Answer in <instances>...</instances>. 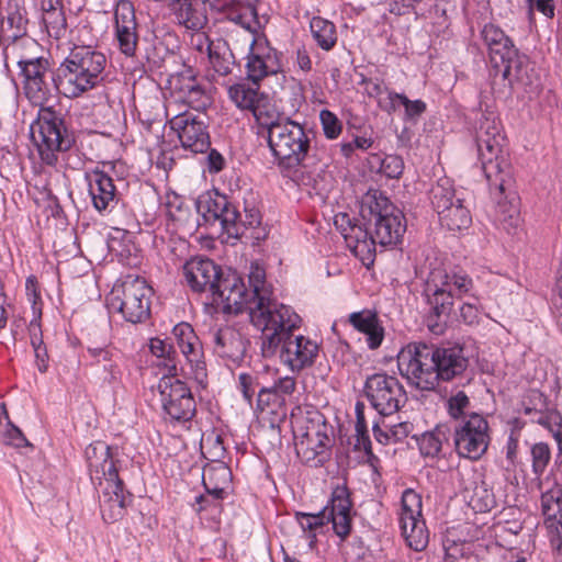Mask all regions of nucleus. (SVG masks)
I'll list each match as a JSON object with an SVG mask.
<instances>
[{"mask_svg":"<svg viewBox=\"0 0 562 562\" xmlns=\"http://www.w3.org/2000/svg\"><path fill=\"white\" fill-rule=\"evenodd\" d=\"M453 447L460 458L479 460L490 445L488 423L477 413L450 425Z\"/></svg>","mask_w":562,"mask_h":562,"instance_id":"obj_12","label":"nucleus"},{"mask_svg":"<svg viewBox=\"0 0 562 562\" xmlns=\"http://www.w3.org/2000/svg\"><path fill=\"white\" fill-rule=\"evenodd\" d=\"M258 90L259 82L241 81L228 88V95L239 109L251 111L262 98Z\"/></svg>","mask_w":562,"mask_h":562,"instance_id":"obj_35","label":"nucleus"},{"mask_svg":"<svg viewBox=\"0 0 562 562\" xmlns=\"http://www.w3.org/2000/svg\"><path fill=\"white\" fill-rule=\"evenodd\" d=\"M360 214L373 231L375 245H394L405 232L403 214L382 194H367L362 200Z\"/></svg>","mask_w":562,"mask_h":562,"instance_id":"obj_9","label":"nucleus"},{"mask_svg":"<svg viewBox=\"0 0 562 562\" xmlns=\"http://www.w3.org/2000/svg\"><path fill=\"white\" fill-rule=\"evenodd\" d=\"M422 509L420 494L413 488L404 490L398 514L400 527L407 546L415 551H423L429 541V532Z\"/></svg>","mask_w":562,"mask_h":562,"instance_id":"obj_14","label":"nucleus"},{"mask_svg":"<svg viewBox=\"0 0 562 562\" xmlns=\"http://www.w3.org/2000/svg\"><path fill=\"white\" fill-rule=\"evenodd\" d=\"M355 450L363 451L370 461L378 460L372 452L371 440L368 431L356 432Z\"/></svg>","mask_w":562,"mask_h":562,"instance_id":"obj_58","label":"nucleus"},{"mask_svg":"<svg viewBox=\"0 0 562 562\" xmlns=\"http://www.w3.org/2000/svg\"><path fill=\"white\" fill-rule=\"evenodd\" d=\"M241 281V278L235 272L226 276L220 274L215 282V286L211 290L213 303L217 306L226 300V297L233 293L235 288H237Z\"/></svg>","mask_w":562,"mask_h":562,"instance_id":"obj_44","label":"nucleus"},{"mask_svg":"<svg viewBox=\"0 0 562 562\" xmlns=\"http://www.w3.org/2000/svg\"><path fill=\"white\" fill-rule=\"evenodd\" d=\"M268 145L282 173L295 179L310 150V137L304 127L291 119L282 121L268 136Z\"/></svg>","mask_w":562,"mask_h":562,"instance_id":"obj_8","label":"nucleus"},{"mask_svg":"<svg viewBox=\"0 0 562 562\" xmlns=\"http://www.w3.org/2000/svg\"><path fill=\"white\" fill-rule=\"evenodd\" d=\"M452 427L449 423H440L432 430L416 437L419 452L425 458L438 459L443 457L445 447H450Z\"/></svg>","mask_w":562,"mask_h":562,"instance_id":"obj_27","label":"nucleus"},{"mask_svg":"<svg viewBox=\"0 0 562 562\" xmlns=\"http://www.w3.org/2000/svg\"><path fill=\"white\" fill-rule=\"evenodd\" d=\"M284 404V397L277 394L273 387H262L257 397V408L261 412L267 408L281 406Z\"/></svg>","mask_w":562,"mask_h":562,"instance_id":"obj_54","label":"nucleus"},{"mask_svg":"<svg viewBox=\"0 0 562 562\" xmlns=\"http://www.w3.org/2000/svg\"><path fill=\"white\" fill-rule=\"evenodd\" d=\"M254 32L249 33V54L247 56V77L250 81L260 82L263 78L276 75L281 70L278 52L271 47L263 37H256Z\"/></svg>","mask_w":562,"mask_h":562,"instance_id":"obj_17","label":"nucleus"},{"mask_svg":"<svg viewBox=\"0 0 562 562\" xmlns=\"http://www.w3.org/2000/svg\"><path fill=\"white\" fill-rule=\"evenodd\" d=\"M531 457L533 472L539 475L544 471L551 458L548 445L543 442L536 443L531 448Z\"/></svg>","mask_w":562,"mask_h":562,"instance_id":"obj_53","label":"nucleus"},{"mask_svg":"<svg viewBox=\"0 0 562 562\" xmlns=\"http://www.w3.org/2000/svg\"><path fill=\"white\" fill-rule=\"evenodd\" d=\"M503 65V77L510 83L517 82L522 86H532L537 81V76L531 67L527 56L519 55L515 49V54L504 61H498V67Z\"/></svg>","mask_w":562,"mask_h":562,"instance_id":"obj_32","label":"nucleus"},{"mask_svg":"<svg viewBox=\"0 0 562 562\" xmlns=\"http://www.w3.org/2000/svg\"><path fill=\"white\" fill-rule=\"evenodd\" d=\"M182 357L184 361L176 359L177 366L180 364L181 374L205 387L207 372L203 353H182Z\"/></svg>","mask_w":562,"mask_h":562,"instance_id":"obj_36","label":"nucleus"},{"mask_svg":"<svg viewBox=\"0 0 562 562\" xmlns=\"http://www.w3.org/2000/svg\"><path fill=\"white\" fill-rule=\"evenodd\" d=\"M153 289L139 277L127 276L106 297L108 307L132 324L146 321L150 313Z\"/></svg>","mask_w":562,"mask_h":562,"instance_id":"obj_10","label":"nucleus"},{"mask_svg":"<svg viewBox=\"0 0 562 562\" xmlns=\"http://www.w3.org/2000/svg\"><path fill=\"white\" fill-rule=\"evenodd\" d=\"M215 42L210 41L204 32L196 31L191 35L190 45L191 47L202 55H207L213 48Z\"/></svg>","mask_w":562,"mask_h":562,"instance_id":"obj_56","label":"nucleus"},{"mask_svg":"<svg viewBox=\"0 0 562 562\" xmlns=\"http://www.w3.org/2000/svg\"><path fill=\"white\" fill-rule=\"evenodd\" d=\"M400 373L422 390H434L439 380L462 373L468 360L461 353H396Z\"/></svg>","mask_w":562,"mask_h":562,"instance_id":"obj_5","label":"nucleus"},{"mask_svg":"<svg viewBox=\"0 0 562 562\" xmlns=\"http://www.w3.org/2000/svg\"><path fill=\"white\" fill-rule=\"evenodd\" d=\"M351 508L352 503L348 487L346 485L336 486L324 512H326V525L331 522L334 532L341 540H345L351 532Z\"/></svg>","mask_w":562,"mask_h":562,"instance_id":"obj_20","label":"nucleus"},{"mask_svg":"<svg viewBox=\"0 0 562 562\" xmlns=\"http://www.w3.org/2000/svg\"><path fill=\"white\" fill-rule=\"evenodd\" d=\"M231 470L224 463H217L210 465L203 471V482H207L211 485H220L227 487L231 482Z\"/></svg>","mask_w":562,"mask_h":562,"instance_id":"obj_48","label":"nucleus"},{"mask_svg":"<svg viewBox=\"0 0 562 562\" xmlns=\"http://www.w3.org/2000/svg\"><path fill=\"white\" fill-rule=\"evenodd\" d=\"M217 222H220L222 229L228 237L238 238L245 233L246 224L240 220L237 209L229 202H227V207L223 210Z\"/></svg>","mask_w":562,"mask_h":562,"instance_id":"obj_42","label":"nucleus"},{"mask_svg":"<svg viewBox=\"0 0 562 562\" xmlns=\"http://www.w3.org/2000/svg\"><path fill=\"white\" fill-rule=\"evenodd\" d=\"M310 27L313 38L321 48L329 50L335 46L337 33L333 22L321 16H315L311 20Z\"/></svg>","mask_w":562,"mask_h":562,"instance_id":"obj_39","label":"nucleus"},{"mask_svg":"<svg viewBox=\"0 0 562 562\" xmlns=\"http://www.w3.org/2000/svg\"><path fill=\"white\" fill-rule=\"evenodd\" d=\"M218 10L225 11L229 21L241 26L247 32L259 29V21L256 9L240 0H210Z\"/></svg>","mask_w":562,"mask_h":562,"instance_id":"obj_28","label":"nucleus"},{"mask_svg":"<svg viewBox=\"0 0 562 562\" xmlns=\"http://www.w3.org/2000/svg\"><path fill=\"white\" fill-rule=\"evenodd\" d=\"M20 70L23 76V86L52 75L48 60L41 56L20 67Z\"/></svg>","mask_w":562,"mask_h":562,"instance_id":"obj_45","label":"nucleus"},{"mask_svg":"<svg viewBox=\"0 0 562 562\" xmlns=\"http://www.w3.org/2000/svg\"><path fill=\"white\" fill-rule=\"evenodd\" d=\"M171 95L175 103L188 105L201 113L211 104V97L201 82L189 71L172 76L170 79Z\"/></svg>","mask_w":562,"mask_h":562,"instance_id":"obj_19","label":"nucleus"},{"mask_svg":"<svg viewBox=\"0 0 562 562\" xmlns=\"http://www.w3.org/2000/svg\"><path fill=\"white\" fill-rule=\"evenodd\" d=\"M295 519L308 540L310 548L313 549L317 542V535L323 532L326 526V512L324 509L316 514L297 512Z\"/></svg>","mask_w":562,"mask_h":562,"instance_id":"obj_37","label":"nucleus"},{"mask_svg":"<svg viewBox=\"0 0 562 562\" xmlns=\"http://www.w3.org/2000/svg\"><path fill=\"white\" fill-rule=\"evenodd\" d=\"M356 432L368 431V425L364 416V405L360 402L356 404Z\"/></svg>","mask_w":562,"mask_h":562,"instance_id":"obj_63","label":"nucleus"},{"mask_svg":"<svg viewBox=\"0 0 562 562\" xmlns=\"http://www.w3.org/2000/svg\"><path fill=\"white\" fill-rule=\"evenodd\" d=\"M470 398L463 391H458L456 394H452L446 401V409L450 417V425L460 422L463 418H468L470 414L468 411L470 409Z\"/></svg>","mask_w":562,"mask_h":562,"instance_id":"obj_43","label":"nucleus"},{"mask_svg":"<svg viewBox=\"0 0 562 562\" xmlns=\"http://www.w3.org/2000/svg\"><path fill=\"white\" fill-rule=\"evenodd\" d=\"M7 21L13 31L12 37L26 36L29 20L24 8L18 4L10 5Z\"/></svg>","mask_w":562,"mask_h":562,"instance_id":"obj_47","label":"nucleus"},{"mask_svg":"<svg viewBox=\"0 0 562 562\" xmlns=\"http://www.w3.org/2000/svg\"><path fill=\"white\" fill-rule=\"evenodd\" d=\"M339 221L348 223V228H342V236L348 248L363 265L369 266L372 263L375 255L373 231L370 229L371 232L369 233L368 229L362 228L360 225L352 224L347 214L336 215L335 223L338 224Z\"/></svg>","mask_w":562,"mask_h":562,"instance_id":"obj_21","label":"nucleus"},{"mask_svg":"<svg viewBox=\"0 0 562 562\" xmlns=\"http://www.w3.org/2000/svg\"><path fill=\"white\" fill-rule=\"evenodd\" d=\"M364 393L371 406L382 416L396 413L406 402V393L394 376L373 374L366 381Z\"/></svg>","mask_w":562,"mask_h":562,"instance_id":"obj_16","label":"nucleus"},{"mask_svg":"<svg viewBox=\"0 0 562 562\" xmlns=\"http://www.w3.org/2000/svg\"><path fill=\"white\" fill-rule=\"evenodd\" d=\"M194 506H195L194 509L198 513H201L202 510H205L209 507H212V506L217 507L218 503L215 502L213 498H211L209 495H199L195 497Z\"/></svg>","mask_w":562,"mask_h":562,"instance_id":"obj_64","label":"nucleus"},{"mask_svg":"<svg viewBox=\"0 0 562 562\" xmlns=\"http://www.w3.org/2000/svg\"><path fill=\"white\" fill-rule=\"evenodd\" d=\"M473 289V280L467 273L434 270L427 281L426 291L429 293L428 300L434 314L440 318L449 316L454 297L471 296Z\"/></svg>","mask_w":562,"mask_h":562,"instance_id":"obj_11","label":"nucleus"},{"mask_svg":"<svg viewBox=\"0 0 562 562\" xmlns=\"http://www.w3.org/2000/svg\"><path fill=\"white\" fill-rule=\"evenodd\" d=\"M211 172H220L224 168L225 160L216 150H211L207 157Z\"/></svg>","mask_w":562,"mask_h":562,"instance_id":"obj_62","label":"nucleus"},{"mask_svg":"<svg viewBox=\"0 0 562 562\" xmlns=\"http://www.w3.org/2000/svg\"><path fill=\"white\" fill-rule=\"evenodd\" d=\"M482 38L490 50L491 61L498 67V61L515 54V47L508 36L496 25L486 24L482 30Z\"/></svg>","mask_w":562,"mask_h":562,"instance_id":"obj_31","label":"nucleus"},{"mask_svg":"<svg viewBox=\"0 0 562 562\" xmlns=\"http://www.w3.org/2000/svg\"><path fill=\"white\" fill-rule=\"evenodd\" d=\"M333 439L321 427L307 429L295 442L299 459L310 468L323 467L331 457Z\"/></svg>","mask_w":562,"mask_h":562,"instance_id":"obj_18","label":"nucleus"},{"mask_svg":"<svg viewBox=\"0 0 562 562\" xmlns=\"http://www.w3.org/2000/svg\"><path fill=\"white\" fill-rule=\"evenodd\" d=\"M23 90L27 100L40 108L37 120L31 125L32 139L42 161L53 166L57 161V154L67 150L71 145L63 120L52 109L57 90L53 74L24 85Z\"/></svg>","mask_w":562,"mask_h":562,"instance_id":"obj_3","label":"nucleus"},{"mask_svg":"<svg viewBox=\"0 0 562 562\" xmlns=\"http://www.w3.org/2000/svg\"><path fill=\"white\" fill-rule=\"evenodd\" d=\"M380 106L387 112L396 110L397 103L405 108V115L408 119L420 116L426 111V103L422 100H409L406 95L395 92H387V101L379 100Z\"/></svg>","mask_w":562,"mask_h":562,"instance_id":"obj_38","label":"nucleus"},{"mask_svg":"<svg viewBox=\"0 0 562 562\" xmlns=\"http://www.w3.org/2000/svg\"><path fill=\"white\" fill-rule=\"evenodd\" d=\"M505 143L497 117L493 114L484 116L476 131L479 160L496 200L495 221L508 235L515 236L521 232L522 221Z\"/></svg>","mask_w":562,"mask_h":562,"instance_id":"obj_1","label":"nucleus"},{"mask_svg":"<svg viewBox=\"0 0 562 562\" xmlns=\"http://www.w3.org/2000/svg\"><path fill=\"white\" fill-rule=\"evenodd\" d=\"M172 106V102L167 105V114H173L169 120V125L177 134L181 146L192 153L206 151L211 142L205 115L187 110L175 113Z\"/></svg>","mask_w":562,"mask_h":562,"instance_id":"obj_15","label":"nucleus"},{"mask_svg":"<svg viewBox=\"0 0 562 562\" xmlns=\"http://www.w3.org/2000/svg\"><path fill=\"white\" fill-rule=\"evenodd\" d=\"M431 203L439 216L442 226L451 232H459L470 227L472 217L463 199L456 194L451 181L440 179L431 189Z\"/></svg>","mask_w":562,"mask_h":562,"instance_id":"obj_13","label":"nucleus"},{"mask_svg":"<svg viewBox=\"0 0 562 562\" xmlns=\"http://www.w3.org/2000/svg\"><path fill=\"white\" fill-rule=\"evenodd\" d=\"M316 356L317 353H280V359L292 372H299L312 366Z\"/></svg>","mask_w":562,"mask_h":562,"instance_id":"obj_50","label":"nucleus"},{"mask_svg":"<svg viewBox=\"0 0 562 562\" xmlns=\"http://www.w3.org/2000/svg\"><path fill=\"white\" fill-rule=\"evenodd\" d=\"M238 389L243 394L244 400L251 404L255 394L254 379L248 373H240L238 376Z\"/></svg>","mask_w":562,"mask_h":562,"instance_id":"obj_59","label":"nucleus"},{"mask_svg":"<svg viewBox=\"0 0 562 562\" xmlns=\"http://www.w3.org/2000/svg\"><path fill=\"white\" fill-rule=\"evenodd\" d=\"M471 302H464L460 307V317L468 325H474L479 323L481 313V299L471 294Z\"/></svg>","mask_w":562,"mask_h":562,"instance_id":"obj_51","label":"nucleus"},{"mask_svg":"<svg viewBox=\"0 0 562 562\" xmlns=\"http://www.w3.org/2000/svg\"><path fill=\"white\" fill-rule=\"evenodd\" d=\"M206 445L211 446L209 450L211 458H213L214 460L224 458L225 447L223 439L220 435L207 436L205 439H203L202 447L204 448L206 447Z\"/></svg>","mask_w":562,"mask_h":562,"instance_id":"obj_57","label":"nucleus"},{"mask_svg":"<svg viewBox=\"0 0 562 562\" xmlns=\"http://www.w3.org/2000/svg\"><path fill=\"white\" fill-rule=\"evenodd\" d=\"M319 119L324 134L327 138L335 139L340 135L342 126L338 117L333 112L323 110L321 111Z\"/></svg>","mask_w":562,"mask_h":562,"instance_id":"obj_52","label":"nucleus"},{"mask_svg":"<svg viewBox=\"0 0 562 562\" xmlns=\"http://www.w3.org/2000/svg\"><path fill=\"white\" fill-rule=\"evenodd\" d=\"M199 348H202L200 339L188 323L177 324L165 340L158 337L149 340V351H196Z\"/></svg>","mask_w":562,"mask_h":562,"instance_id":"obj_25","label":"nucleus"},{"mask_svg":"<svg viewBox=\"0 0 562 562\" xmlns=\"http://www.w3.org/2000/svg\"><path fill=\"white\" fill-rule=\"evenodd\" d=\"M0 440L3 445L18 449L31 447V443L25 438L21 429L13 425L10 420H8L5 424V429L1 434Z\"/></svg>","mask_w":562,"mask_h":562,"instance_id":"obj_49","label":"nucleus"},{"mask_svg":"<svg viewBox=\"0 0 562 562\" xmlns=\"http://www.w3.org/2000/svg\"><path fill=\"white\" fill-rule=\"evenodd\" d=\"M90 479L98 484L100 509L104 521L113 522L124 515L127 496L119 476L117 460L112 449L103 441H95L86 448Z\"/></svg>","mask_w":562,"mask_h":562,"instance_id":"obj_4","label":"nucleus"},{"mask_svg":"<svg viewBox=\"0 0 562 562\" xmlns=\"http://www.w3.org/2000/svg\"><path fill=\"white\" fill-rule=\"evenodd\" d=\"M89 194L92 204L99 212L105 211L115 203V186L112 178L101 170H92L87 175Z\"/></svg>","mask_w":562,"mask_h":562,"instance_id":"obj_26","label":"nucleus"},{"mask_svg":"<svg viewBox=\"0 0 562 562\" xmlns=\"http://www.w3.org/2000/svg\"><path fill=\"white\" fill-rule=\"evenodd\" d=\"M105 56L90 46H75L60 66V87L68 98H77L103 80Z\"/></svg>","mask_w":562,"mask_h":562,"instance_id":"obj_7","label":"nucleus"},{"mask_svg":"<svg viewBox=\"0 0 562 562\" xmlns=\"http://www.w3.org/2000/svg\"><path fill=\"white\" fill-rule=\"evenodd\" d=\"M220 274L218 267L206 258H193L183 266L186 282L195 292H211Z\"/></svg>","mask_w":562,"mask_h":562,"instance_id":"obj_24","label":"nucleus"},{"mask_svg":"<svg viewBox=\"0 0 562 562\" xmlns=\"http://www.w3.org/2000/svg\"><path fill=\"white\" fill-rule=\"evenodd\" d=\"M348 322L355 329L366 336V341L370 349H376L381 346L384 338V328L374 312L363 310L351 313Z\"/></svg>","mask_w":562,"mask_h":562,"instance_id":"obj_29","label":"nucleus"},{"mask_svg":"<svg viewBox=\"0 0 562 562\" xmlns=\"http://www.w3.org/2000/svg\"><path fill=\"white\" fill-rule=\"evenodd\" d=\"M151 364L161 378L157 390L160 396L164 418L170 423L187 424L194 417L196 407L190 387L177 378L176 353H153Z\"/></svg>","mask_w":562,"mask_h":562,"instance_id":"obj_6","label":"nucleus"},{"mask_svg":"<svg viewBox=\"0 0 562 562\" xmlns=\"http://www.w3.org/2000/svg\"><path fill=\"white\" fill-rule=\"evenodd\" d=\"M227 199L225 195L215 194L214 196L206 194L198 200V211L203 215L206 222H217L227 207Z\"/></svg>","mask_w":562,"mask_h":562,"instance_id":"obj_41","label":"nucleus"},{"mask_svg":"<svg viewBox=\"0 0 562 562\" xmlns=\"http://www.w3.org/2000/svg\"><path fill=\"white\" fill-rule=\"evenodd\" d=\"M38 49L37 42L29 36L13 37L3 48L5 68L22 67L38 56Z\"/></svg>","mask_w":562,"mask_h":562,"instance_id":"obj_30","label":"nucleus"},{"mask_svg":"<svg viewBox=\"0 0 562 562\" xmlns=\"http://www.w3.org/2000/svg\"><path fill=\"white\" fill-rule=\"evenodd\" d=\"M295 386L296 383L294 378L284 376L280 378L272 387L276 390L277 394L283 397L284 395L292 394L295 390Z\"/></svg>","mask_w":562,"mask_h":562,"instance_id":"obj_60","label":"nucleus"},{"mask_svg":"<svg viewBox=\"0 0 562 562\" xmlns=\"http://www.w3.org/2000/svg\"><path fill=\"white\" fill-rule=\"evenodd\" d=\"M404 170V161L401 157L389 155L381 160L380 171L387 178L397 179Z\"/></svg>","mask_w":562,"mask_h":562,"instance_id":"obj_55","label":"nucleus"},{"mask_svg":"<svg viewBox=\"0 0 562 562\" xmlns=\"http://www.w3.org/2000/svg\"><path fill=\"white\" fill-rule=\"evenodd\" d=\"M251 112L259 128L261 130L259 133L266 132L268 136L272 130L281 124L282 121H286L289 119L281 114L276 106L263 97L254 106Z\"/></svg>","mask_w":562,"mask_h":562,"instance_id":"obj_34","label":"nucleus"},{"mask_svg":"<svg viewBox=\"0 0 562 562\" xmlns=\"http://www.w3.org/2000/svg\"><path fill=\"white\" fill-rule=\"evenodd\" d=\"M249 303V294L247 293L245 283L241 281L226 300L217 305L224 313L238 314Z\"/></svg>","mask_w":562,"mask_h":562,"instance_id":"obj_46","label":"nucleus"},{"mask_svg":"<svg viewBox=\"0 0 562 562\" xmlns=\"http://www.w3.org/2000/svg\"><path fill=\"white\" fill-rule=\"evenodd\" d=\"M115 35L120 49L126 56H133L137 46V23L133 4L127 0H121L116 4Z\"/></svg>","mask_w":562,"mask_h":562,"instance_id":"obj_22","label":"nucleus"},{"mask_svg":"<svg viewBox=\"0 0 562 562\" xmlns=\"http://www.w3.org/2000/svg\"><path fill=\"white\" fill-rule=\"evenodd\" d=\"M206 57L216 74L226 76L231 72L233 55L226 42L221 40L216 41Z\"/></svg>","mask_w":562,"mask_h":562,"instance_id":"obj_40","label":"nucleus"},{"mask_svg":"<svg viewBox=\"0 0 562 562\" xmlns=\"http://www.w3.org/2000/svg\"><path fill=\"white\" fill-rule=\"evenodd\" d=\"M544 527L553 550H562V490L544 493L541 497Z\"/></svg>","mask_w":562,"mask_h":562,"instance_id":"obj_23","label":"nucleus"},{"mask_svg":"<svg viewBox=\"0 0 562 562\" xmlns=\"http://www.w3.org/2000/svg\"><path fill=\"white\" fill-rule=\"evenodd\" d=\"M234 335L235 333L229 328L220 329L213 334V339L217 348H227L229 347L227 340L233 338Z\"/></svg>","mask_w":562,"mask_h":562,"instance_id":"obj_61","label":"nucleus"},{"mask_svg":"<svg viewBox=\"0 0 562 562\" xmlns=\"http://www.w3.org/2000/svg\"><path fill=\"white\" fill-rule=\"evenodd\" d=\"M249 284L252 288L255 306L250 307V319L261 330L262 349L280 351H315L317 345L304 336L292 338L291 331L299 327L300 316L289 306L271 299V289L266 283V272L251 265Z\"/></svg>","mask_w":562,"mask_h":562,"instance_id":"obj_2","label":"nucleus"},{"mask_svg":"<svg viewBox=\"0 0 562 562\" xmlns=\"http://www.w3.org/2000/svg\"><path fill=\"white\" fill-rule=\"evenodd\" d=\"M42 22L49 36L63 37L67 32V21L60 0H42Z\"/></svg>","mask_w":562,"mask_h":562,"instance_id":"obj_33","label":"nucleus"}]
</instances>
